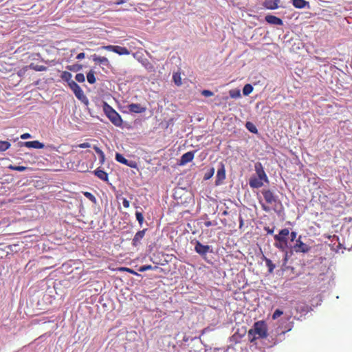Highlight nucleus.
<instances>
[{"instance_id":"nucleus-1","label":"nucleus","mask_w":352,"mask_h":352,"mask_svg":"<svg viewBox=\"0 0 352 352\" xmlns=\"http://www.w3.org/2000/svg\"><path fill=\"white\" fill-rule=\"evenodd\" d=\"M267 336V328L264 321L260 320L254 324L253 328L248 331V338L250 342L258 338H265Z\"/></svg>"},{"instance_id":"nucleus-2","label":"nucleus","mask_w":352,"mask_h":352,"mask_svg":"<svg viewBox=\"0 0 352 352\" xmlns=\"http://www.w3.org/2000/svg\"><path fill=\"white\" fill-rule=\"evenodd\" d=\"M103 110L107 117L115 126H121L122 125V119L120 114L107 102L104 103Z\"/></svg>"},{"instance_id":"nucleus-3","label":"nucleus","mask_w":352,"mask_h":352,"mask_svg":"<svg viewBox=\"0 0 352 352\" xmlns=\"http://www.w3.org/2000/svg\"><path fill=\"white\" fill-rule=\"evenodd\" d=\"M68 86L72 90L75 96L79 100H80L82 102H86V103L88 102V99L86 97V96L84 94L82 89L75 81L70 82V83Z\"/></svg>"},{"instance_id":"nucleus-4","label":"nucleus","mask_w":352,"mask_h":352,"mask_svg":"<svg viewBox=\"0 0 352 352\" xmlns=\"http://www.w3.org/2000/svg\"><path fill=\"white\" fill-rule=\"evenodd\" d=\"M293 248L296 253H307L311 250L310 245L302 241L301 235H300L298 238L296 239V243Z\"/></svg>"},{"instance_id":"nucleus-5","label":"nucleus","mask_w":352,"mask_h":352,"mask_svg":"<svg viewBox=\"0 0 352 352\" xmlns=\"http://www.w3.org/2000/svg\"><path fill=\"white\" fill-rule=\"evenodd\" d=\"M195 250L201 256H205L208 252H212L210 246L208 245H203L200 241H196Z\"/></svg>"},{"instance_id":"nucleus-6","label":"nucleus","mask_w":352,"mask_h":352,"mask_svg":"<svg viewBox=\"0 0 352 352\" xmlns=\"http://www.w3.org/2000/svg\"><path fill=\"white\" fill-rule=\"evenodd\" d=\"M261 193L264 197L265 202L267 204L272 205L276 202V197L274 195V192L269 189H263L261 191Z\"/></svg>"},{"instance_id":"nucleus-7","label":"nucleus","mask_w":352,"mask_h":352,"mask_svg":"<svg viewBox=\"0 0 352 352\" xmlns=\"http://www.w3.org/2000/svg\"><path fill=\"white\" fill-rule=\"evenodd\" d=\"M289 231L288 228H284L280 230L278 234L274 236V239L277 242H283L285 245L287 243V236L289 235Z\"/></svg>"},{"instance_id":"nucleus-8","label":"nucleus","mask_w":352,"mask_h":352,"mask_svg":"<svg viewBox=\"0 0 352 352\" xmlns=\"http://www.w3.org/2000/svg\"><path fill=\"white\" fill-rule=\"evenodd\" d=\"M254 168L257 177H260L261 179H263V181L265 182H269L268 177L263 169L262 164L261 162L256 163Z\"/></svg>"},{"instance_id":"nucleus-9","label":"nucleus","mask_w":352,"mask_h":352,"mask_svg":"<svg viewBox=\"0 0 352 352\" xmlns=\"http://www.w3.org/2000/svg\"><path fill=\"white\" fill-rule=\"evenodd\" d=\"M93 61L98 65H102L109 67L111 66L110 62L107 57L100 56L96 54L92 55Z\"/></svg>"},{"instance_id":"nucleus-10","label":"nucleus","mask_w":352,"mask_h":352,"mask_svg":"<svg viewBox=\"0 0 352 352\" xmlns=\"http://www.w3.org/2000/svg\"><path fill=\"white\" fill-rule=\"evenodd\" d=\"M147 231V229H143L142 230L138 231L134 236L132 245L135 247L138 246L141 244L142 239L144 237L145 233Z\"/></svg>"},{"instance_id":"nucleus-11","label":"nucleus","mask_w":352,"mask_h":352,"mask_svg":"<svg viewBox=\"0 0 352 352\" xmlns=\"http://www.w3.org/2000/svg\"><path fill=\"white\" fill-rule=\"evenodd\" d=\"M226 178V170L223 163L220 164V167L217 170L216 185H219Z\"/></svg>"},{"instance_id":"nucleus-12","label":"nucleus","mask_w":352,"mask_h":352,"mask_svg":"<svg viewBox=\"0 0 352 352\" xmlns=\"http://www.w3.org/2000/svg\"><path fill=\"white\" fill-rule=\"evenodd\" d=\"M195 151H188L182 155L180 159V165H185L188 162L192 161L195 156Z\"/></svg>"},{"instance_id":"nucleus-13","label":"nucleus","mask_w":352,"mask_h":352,"mask_svg":"<svg viewBox=\"0 0 352 352\" xmlns=\"http://www.w3.org/2000/svg\"><path fill=\"white\" fill-rule=\"evenodd\" d=\"M128 109L133 113H141L146 111V107H142L140 104L131 103L128 105Z\"/></svg>"},{"instance_id":"nucleus-14","label":"nucleus","mask_w":352,"mask_h":352,"mask_svg":"<svg viewBox=\"0 0 352 352\" xmlns=\"http://www.w3.org/2000/svg\"><path fill=\"white\" fill-rule=\"evenodd\" d=\"M23 146L27 148H34L37 149H41L45 147L44 144L40 142L38 140L24 142L21 143Z\"/></svg>"},{"instance_id":"nucleus-15","label":"nucleus","mask_w":352,"mask_h":352,"mask_svg":"<svg viewBox=\"0 0 352 352\" xmlns=\"http://www.w3.org/2000/svg\"><path fill=\"white\" fill-rule=\"evenodd\" d=\"M263 179L258 177H251L249 181L250 186L252 188H258L263 185Z\"/></svg>"},{"instance_id":"nucleus-16","label":"nucleus","mask_w":352,"mask_h":352,"mask_svg":"<svg viewBox=\"0 0 352 352\" xmlns=\"http://www.w3.org/2000/svg\"><path fill=\"white\" fill-rule=\"evenodd\" d=\"M265 21L270 24L281 25H283V21L274 15L268 14L265 16Z\"/></svg>"},{"instance_id":"nucleus-17","label":"nucleus","mask_w":352,"mask_h":352,"mask_svg":"<svg viewBox=\"0 0 352 352\" xmlns=\"http://www.w3.org/2000/svg\"><path fill=\"white\" fill-rule=\"evenodd\" d=\"M280 0H265L263 6L267 9L275 10L278 8Z\"/></svg>"},{"instance_id":"nucleus-18","label":"nucleus","mask_w":352,"mask_h":352,"mask_svg":"<svg viewBox=\"0 0 352 352\" xmlns=\"http://www.w3.org/2000/svg\"><path fill=\"white\" fill-rule=\"evenodd\" d=\"M292 1L296 8L301 9L309 6V3L305 0H292Z\"/></svg>"},{"instance_id":"nucleus-19","label":"nucleus","mask_w":352,"mask_h":352,"mask_svg":"<svg viewBox=\"0 0 352 352\" xmlns=\"http://www.w3.org/2000/svg\"><path fill=\"white\" fill-rule=\"evenodd\" d=\"M94 174L101 180L105 182L108 181V174L100 168H98L94 170Z\"/></svg>"},{"instance_id":"nucleus-20","label":"nucleus","mask_w":352,"mask_h":352,"mask_svg":"<svg viewBox=\"0 0 352 352\" xmlns=\"http://www.w3.org/2000/svg\"><path fill=\"white\" fill-rule=\"evenodd\" d=\"M114 52L119 55H129L130 54V51L127 48H126L124 47H121L119 45L116 46V50H115Z\"/></svg>"},{"instance_id":"nucleus-21","label":"nucleus","mask_w":352,"mask_h":352,"mask_svg":"<svg viewBox=\"0 0 352 352\" xmlns=\"http://www.w3.org/2000/svg\"><path fill=\"white\" fill-rule=\"evenodd\" d=\"M72 75L70 72L65 71L63 72L60 78L65 82H67V85H69L70 82H73L74 80H72Z\"/></svg>"},{"instance_id":"nucleus-22","label":"nucleus","mask_w":352,"mask_h":352,"mask_svg":"<svg viewBox=\"0 0 352 352\" xmlns=\"http://www.w3.org/2000/svg\"><path fill=\"white\" fill-rule=\"evenodd\" d=\"M87 79L89 83L94 84L96 82V79L94 75V72L93 70H90L87 74Z\"/></svg>"},{"instance_id":"nucleus-23","label":"nucleus","mask_w":352,"mask_h":352,"mask_svg":"<svg viewBox=\"0 0 352 352\" xmlns=\"http://www.w3.org/2000/svg\"><path fill=\"white\" fill-rule=\"evenodd\" d=\"M253 91V87L250 84H246L243 88V94L244 96H248Z\"/></svg>"},{"instance_id":"nucleus-24","label":"nucleus","mask_w":352,"mask_h":352,"mask_svg":"<svg viewBox=\"0 0 352 352\" xmlns=\"http://www.w3.org/2000/svg\"><path fill=\"white\" fill-rule=\"evenodd\" d=\"M245 127L248 131H250V132H252L253 133H257V132H258V130H257L256 127L255 126V125L250 122H246Z\"/></svg>"},{"instance_id":"nucleus-25","label":"nucleus","mask_w":352,"mask_h":352,"mask_svg":"<svg viewBox=\"0 0 352 352\" xmlns=\"http://www.w3.org/2000/svg\"><path fill=\"white\" fill-rule=\"evenodd\" d=\"M11 144L8 141H0V151H6L10 147Z\"/></svg>"},{"instance_id":"nucleus-26","label":"nucleus","mask_w":352,"mask_h":352,"mask_svg":"<svg viewBox=\"0 0 352 352\" xmlns=\"http://www.w3.org/2000/svg\"><path fill=\"white\" fill-rule=\"evenodd\" d=\"M265 264L268 267V270L270 273H272L275 268V265L272 263V261L267 258H265Z\"/></svg>"},{"instance_id":"nucleus-27","label":"nucleus","mask_w":352,"mask_h":352,"mask_svg":"<svg viewBox=\"0 0 352 352\" xmlns=\"http://www.w3.org/2000/svg\"><path fill=\"white\" fill-rule=\"evenodd\" d=\"M116 160L118 162H120V163H121V164H124V165H125L126 164H127V160H126V158H125V157H124L122 154H120V153H117L116 154Z\"/></svg>"},{"instance_id":"nucleus-28","label":"nucleus","mask_w":352,"mask_h":352,"mask_svg":"<svg viewBox=\"0 0 352 352\" xmlns=\"http://www.w3.org/2000/svg\"><path fill=\"white\" fill-rule=\"evenodd\" d=\"M173 79L175 85H177V86H179L182 85V78L180 76V74H179V73L173 74Z\"/></svg>"},{"instance_id":"nucleus-29","label":"nucleus","mask_w":352,"mask_h":352,"mask_svg":"<svg viewBox=\"0 0 352 352\" xmlns=\"http://www.w3.org/2000/svg\"><path fill=\"white\" fill-rule=\"evenodd\" d=\"M119 271L120 272H127L130 274H134V275H136V276H140V274L138 273H137L136 272H135L133 270L131 269V268H128V267H120L118 269Z\"/></svg>"},{"instance_id":"nucleus-30","label":"nucleus","mask_w":352,"mask_h":352,"mask_svg":"<svg viewBox=\"0 0 352 352\" xmlns=\"http://www.w3.org/2000/svg\"><path fill=\"white\" fill-rule=\"evenodd\" d=\"M135 217H136V219L138 221V223H140V225L142 226L144 222V219L142 213L140 212L136 211Z\"/></svg>"},{"instance_id":"nucleus-31","label":"nucleus","mask_w":352,"mask_h":352,"mask_svg":"<svg viewBox=\"0 0 352 352\" xmlns=\"http://www.w3.org/2000/svg\"><path fill=\"white\" fill-rule=\"evenodd\" d=\"M30 67L37 72H43L47 70V67L44 65H30Z\"/></svg>"},{"instance_id":"nucleus-32","label":"nucleus","mask_w":352,"mask_h":352,"mask_svg":"<svg viewBox=\"0 0 352 352\" xmlns=\"http://www.w3.org/2000/svg\"><path fill=\"white\" fill-rule=\"evenodd\" d=\"M8 168L11 170H18V171H24L25 170L27 169V167L25 166H13V165H10L8 166Z\"/></svg>"},{"instance_id":"nucleus-33","label":"nucleus","mask_w":352,"mask_h":352,"mask_svg":"<svg viewBox=\"0 0 352 352\" xmlns=\"http://www.w3.org/2000/svg\"><path fill=\"white\" fill-rule=\"evenodd\" d=\"M83 195L88 199H89L91 201H92L93 203H96V199L95 196L92 193H91L89 192H84Z\"/></svg>"},{"instance_id":"nucleus-34","label":"nucleus","mask_w":352,"mask_h":352,"mask_svg":"<svg viewBox=\"0 0 352 352\" xmlns=\"http://www.w3.org/2000/svg\"><path fill=\"white\" fill-rule=\"evenodd\" d=\"M230 96L232 98H239L241 96V93L239 90H230L229 91Z\"/></svg>"},{"instance_id":"nucleus-35","label":"nucleus","mask_w":352,"mask_h":352,"mask_svg":"<svg viewBox=\"0 0 352 352\" xmlns=\"http://www.w3.org/2000/svg\"><path fill=\"white\" fill-rule=\"evenodd\" d=\"M214 173V168H211L204 175V179L206 180L210 179Z\"/></svg>"},{"instance_id":"nucleus-36","label":"nucleus","mask_w":352,"mask_h":352,"mask_svg":"<svg viewBox=\"0 0 352 352\" xmlns=\"http://www.w3.org/2000/svg\"><path fill=\"white\" fill-rule=\"evenodd\" d=\"M116 45H104V46H102L101 47V49L102 50H105L107 51H109V52H115V50H116Z\"/></svg>"},{"instance_id":"nucleus-37","label":"nucleus","mask_w":352,"mask_h":352,"mask_svg":"<svg viewBox=\"0 0 352 352\" xmlns=\"http://www.w3.org/2000/svg\"><path fill=\"white\" fill-rule=\"evenodd\" d=\"M76 80L79 82H83L85 80V78L83 74H77L75 76Z\"/></svg>"},{"instance_id":"nucleus-38","label":"nucleus","mask_w":352,"mask_h":352,"mask_svg":"<svg viewBox=\"0 0 352 352\" xmlns=\"http://www.w3.org/2000/svg\"><path fill=\"white\" fill-rule=\"evenodd\" d=\"M153 267L151 265H142L140 267L138 271L140 272H145L146 270H152Z\"/></svg>"},{"instance_id":"nucleus-39","label":"nucleus","mask_w":352,"mask_h":352,"mask_svg":"<svg viewBox=\"0 0 352 352\" xmlns=\"http://www.w3.org/2000/svg\"><path fill=\"white\" fill-rule=\"evenodd\" d=\"M283 312L281 310H280V309H276V310L274 312V314H273V315H272V319H273V320H276V319H277V318H279L281 315H283Z\"/></svg>"},{"instance_id":"nucleus-40","label":"nucleus","mask_w":352,"mask_h":352,"mask_svg":"<svg viewBox=\"0 0 352 352\" xmlns=\"http://www.w3.org/2000/svg\"><path fill=\"white\" fill-rule=\"evenodd\" d=\"M81 67V65H72L67 67V68L70 71H78L80 69Z\"/></svg>"},{"instance_id":"nucleus-41","label":"nucleus","mask_w":352,"mask_h":352,"mask_svg":"<svg viewBox=\"0 0 352 352\" xmlns=\"http://www.w3.org/2000/svg\"><path fill=\"white\" fill-rule=\"evenodd\" d=\"M287 245H285V243H283V242H277L276 241V243H274V246L279 249V250H283L285 248Z\"/></svg>"},{"instance_id":"nucleus-42","label":"nucleus","mask_w":352,"mask_h":352,"mask_svg":"<svg viewBox=\"0 0 352 352\" xmlns=\"http://www.w3.org/2000/svg\"><path fill=\"white\" fill-rule=\"evenodd\" d=\"M201 95H203L205 97H210L212 96L214 94L212 91L210 90L205 89L201 91Z\"/></svg>"},{"instance_id":"nucleus-43","label":"nucleus","mask_w":352,"mask_h":352,"mask_svg":"<svg viewBox=\"0 0 352 352\" xmlns=\"http://www.w3.org/2000/svg\"><path fill=\"white\" fill-rule=\"evenodd\" d=\"M125 165H126L131 168H136L138 167L136 162L133 161V160H131V161L127 160V164H126Z\"/></svg>"},{"instance_id":"nucleus-44","label":"nucleus","mask_w":352,"mask_h":352,"mask_svg":"<svg viewBox=\"0 0 352 352\" xmlns=\"http://www.w3.org/2000/svg\"><path fill=\"white\" fill-rule=\"evenodd\" d=\"M259 203H260V204H261V208H262V209H263L265 212H270V210H271V209H270V208L268 206H267L266 204H265L262 203L261 200H259Z\"/></svg>"},{"instance_id":"nucleus-45","label":"nucleus","mask_w":352,"mask_h":352,"mask_svg":"<svg viewBox=\"0 0 352 352\" xmlns=\"http://www.w3.org/2000/svg\"><path fill=\"white\" fill-rule=\"evenodd\" d=\"M76 146L81 148H86L91 147V144L88 142H84V143L79 144L78 145H77Z\"/></svg>"},{"instance_id":"nucleus-46","label":"nucleus","mask_w":352,"mask_h":352,"mask_svg":"<svg viewBox=\"0 0 352 352\" xmlns=\"http://www.w3.org/2000/svg\"><path fill=\"white\" fill-rule=\"evenodd\" d=\"M94 149L95 150L96 153L98 154L99 157H100V155H103L104 152L97 146H94Z\"/></svg>"},{"instance_id":"nucleus-47","label":"nucleus","mask_w":352,"mask_h":352,"mask_svg":"<svg viewBox=\"0 0 352 352\" xmlns=\"http://www.w3.org/2000/svg\"><path fill=\"white\" fill-rule=\"evenodd\" d=\"M122 204L125 208H128L130 206V202L126 198H123Z\"/></svg>"},{"instance_id":"nucleus-48","label":"nucleus","mask_w":352,"mask_h":352,"mask_svg":"<svg viewBox=\"0 0 352 352\" xmlns=\"http://www.w3.org/2000/svg\"><path fill=\"white\" fill-rule=\"evenodd\" d=\"M30 138H31V135L28 133H23L21 135V138L23 140Z\"/></svg>"},{"instance_id":"nucleus-49","label":"nucleus","mask_w":352,"mask_h":352,"mask_svg":"<svg viewBox=\"0 0 352 352\" xmlns=\"http://www.w3.org/2000/svg\"><path fill=\"white\" fill-rule=\"evenodd\" d=\"M85 57V54L84 52H81L77 55L76 58L78 60H81V59H83Z\"/></svg>"},{"instance_id":"nucleus-50","label":"nucleus","mask_w":352,"mask_h":352,"mask_svg":"<svg viewBox=\"0 0 352 352\" xmlns=\"http://www.w3.org/2000/svg\"><path fill=\"white\" fill-rule=\"evenodd\" d=\"M204 225L206 226V227H210L211 226H215L217 225V223H213L212 221H205L204 222Z\"/></svg>"},{"instance_id":"nucleus-51","label":"nucleus","mask_w":352,"mask_h":352,"mask_svg":"<svg viewBox=\"0 0 352 352\" xmlns=\"http://www.w3.org/2000/svg\"><path fill=\"white\" fill-rule=\"evenodd\" d=\"M297 234L296 232H291V240L294 241L296 238Z\"/></svg>"},{"instance_id":"nucleus-52","label":"nucleus","mask_w":352,"mask_h":352,"mask_svg":"<svg viewBox=\"0 0 352 352\" xmlns=\"http://www.w3.org/2000/svg\"><path fill=\"white\" fill-rule=\"evenodd\" d=\"M104 160H105V155H104V153L103 155H100V163L101 164H104Z\"/></svg>"},{"instance_id":"nucleus-53","label":"nucleus","mask_w":352,"mask_h":352,"mask_svg":"<svg viewBox=\"0 0 352 352\" xmlns=\"http://www.w3.org/2000/svg\"><path fill=\"white\" fill-rule=\"evenodd\" d=\"M265 230L267 231V234H273V232H274L273 230L270 229L269 228H265Z\"/></svg>"},{"instance_id":"nucleus-54","label":"nucleus","mask_w":352,"mask_h":352,"mask_svg":"<svg viewBox=\"0 0 352 352\" xmlns=\"http://www.w3.org/2000/svg\"><path fill=\"white\" fill-rule=\"evenodd\" d=\"M124 2V0H120L118 2V4L123 3Z\"/></svg>"}]
</instances>
